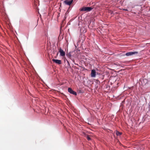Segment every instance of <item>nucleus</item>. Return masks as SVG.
<instances>
[{"label": "nucleus", "instance_id": "obj_7", "mask_svg": "<svg viewBox=\"0 0 150 150\" xmlns=\"http://www.w3.org/2000/svg\"><path fill=\"white\" fill-rule=\"evenodd\" d=\"M96 71L95 70L93 69L92 70L91 73V76L93 77H95L96 76Z\"/></svg>", "mask_w": 150, "mask_h": 150}, {"label": "nucleus", "instance_id": "obj_15", "mask_svg": "<svg viewBox=\"0 0 150 150\" xmlns=\"http://www.w3.org/2000/svg\"><path fill=\"white\" fill-rule=\"evenodd\" d=\"M73 62L74 63V60H72Z\"/></svg>", "mask_w": 150, "mask_h": 150}, {"label": "nucleus", "instance_id": "obj_11", "mask_svg": "<svg viewBox=\"0 0 150 150\" xmlns=\"http://www.w3.org/2000/svg\"><path fill=\"white\" fill-rule=\"evenodd\" d=\"M87 139L88 140H91V138L88 135H87L86 137Z\"/></svg>", "mask_w": 150, "mask_h": 150}, {"label": "nucleus", "instance_id": "obj_14", "mask_svg": "<svg viewBox=\"0 0 150 150\" xmlns=\"http://www.w3.org/2000/svg\"><path fill=\"white\" fill-rule=\"evenodd\" d=\"M123 10H125V11H127V9H123Z\"/></svg>", "mask_w": 150, "mask_h": 150}, {"label": "nucleus", "instance_id": "obj_16", "mask_svg": "<svg viewBox=\"0 0 150 150\" xmlns=\"http://www.w3.org/2000/svg\"><path fill=\"white\" fill-rule=\"evenodd\" d=\"M144 80L146 81V79H145V80L143 79V81H144Z\"/></svg>", "mask_w": 150, "mask_h": 150}, {"label": "nucleus", "instance_id": "obj_2", "mask_svg": "<svg viewBox=\"0 0 150 150\" xmlns=\"http://www.w3.org/2000/svg\"><path fill=\"white\" fill-rule=\"evenodd\" d=\"M73 2V0H65L64 1L65 4L69 6H70Z\"/></svg>", "mask_w": 150, "mask_h": 150}, {"label": "nucleus", "instance_id": "obj_4", "mask_svg": "<svg viewBox=\"0 0 150 150\" xmlns=\"http://www.w3.org/2000/svg\"><path fill=\"white\" fill-rule=\"evenodd\" d=\"M68 91L70 93L73 95L76 96L77 95L76 93L73 91V90L71 88H69L68 89Z\"/></svg>", "mask_w": 150, "mask_h": 150}, {"label": "nucleus", "instance_id": "obj_3", "mask_svg": "<svg viewBox=\"0 0 150 150\" xmlns=\"http://www.w3.org/2000/svg\"><path fill=\"white\" fill-rule=\"evenodd\" d=\"M138 53L137 52H131L126 53L125 55L127 56H131L133 54H136Z\"/></svg>", "mask_w": 150, "mask_h": 150}, {"label": "nucleus", "instance_id": "obj_9", "mask_svg": "<svg viewBox=\"0 0 150 150\" xmlns=\"http://www.w3.org/2000/svg\"><path fill=\"white\" fill-rule=\"evenodd\" d=\"M67 55L69 58H71V55L70 52H69V53H68Z\"/></svg>", "mask_w": 150, "mask_h": 150}, {"label": "nucleus", "instance_id": "obj_12", "mask_svg": "<svg viewBox=\"0 0 150 150\" xmlns=\"http://www.w3.org/2000/svg\"><path fill=\"white\" fill-rule=\"evenodd\" d=\"M115 65H118V66H120V64L119 63H115Z\"/></svg>", "mask_w": 150, "mask_h": 150}, {"label": "nucleus", "instance_id": "obj_5", "mask_svg": "<svg viewBox=\"0 0 150 150\" xmlns=\"http://www.w3.org/2000/svg\"><path fill=\"white\" fill-rule=\"evenodd\" d=\"M59 52L61 56L63 57L65 55V52L61 48H59Z\"/></svg>", "mask_w": 150, "mask_h": 150}, {"label": "nucleus", "instance_id": "obj_1", "mask_svg": "<svg viewBox=\"0 0 150 150\" xmlns=\"http://www.w3.org/2000/svg\"><path fill=\"white\" fill-rule=\"evenodd\" d=\"M93 9V8L91 7H84L82 8L81 11H90Z\"/></svg>", "mask_w": 150, "mask_h": 150}, {"label": "nucleus", "instance_id": "obj_6", "mask_svg": "<svg viewBox=\"0 0 150 150\" xmlns=\"http://www.w3.org/2000/svg\"><path fill=\"white\" fill-rule=\"evenodd\" d=\"M86 31L87 30L85 26L82 27L80 29V32L81 33H84L86 32Z\"/></svg>", "mask_w": 150, "mask_h": 150}, {"label": "nucleus", "instance_id": "obj_13", "mask_svg": "<svg viewBox=\"0 0 150 150\" xmlns=\"http://www.w3.org/2000/svg\"><path fill=\"white\" fill-rule=\"evenodd\" d=\"M67 63H68V65H69V61H68V60H67Z\"/></svg>", "mask_w": 150, "mask_h": 150}, {"label": "nucleus", "instance_id": "obj_10", "mask_svg": "<svg viewBox=\"0 0 150 150\" xmlns=\"http://www.w3.org/2000/svg\"><path fill=\"white\" fill-rule=\"evenodd\" d=\"M116 134L117 136H120L122 134L121 133L119 132L118 131H116Z\"/></svg>", "mask_w": 150, "mask_h": 150}, {"label": "nucleus", "instance_id": "obj_8", "mask_svg": "<svg viewBox=\"0 0 150 150\" xmlns=\"http://www.w3.org/2000/svg\"><path fill=\"white\" fill-rule=\"evenodd\" d=\"M52 61L53 62L58 64H61L62 63L61 61V60L53 59L52 60Z\"/></svg>", "mask_w": 150, "mask_h": 150}]
</instances>
